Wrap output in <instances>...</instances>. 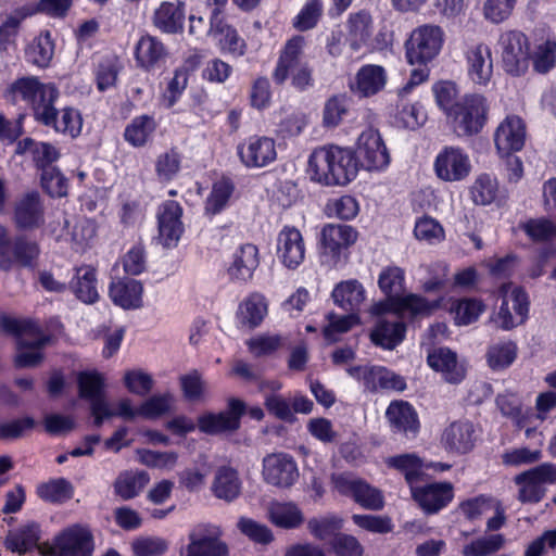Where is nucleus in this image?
<instances>
[{
	"label": "nucleus",
	"instance_id": "1",
	"mask_svg": "<svg viewBox=\"0 0 556 556\" xmlns=\"http://www.w3.org/2000/svg\"><path fill=\"white\" fill-rule=\"evenodd\" d=\"M311 179L324 186H345L357 174V163L349 149L337 146L313 151L308 160Z\"/></svg>",
	"mask_w": 556,
	"mask_h": 556
},
{
	"label": "nucleus",
	"instance_id": "2",
	"mask_svg": "<svg viewBox=\"0 0 556 556\" xmlns=\"http://www.w3.org/2000/svg\"><path fill=\"white\" fill-rule=\"evenodd\" d=\"M490 104L481 93L465 94L450 112L447 121L458 137L479 134L488 121Z\"/></svg>",
	"mask_w": 556,
	"mask_h": 556
},
{
	"label": "nucleus",
	"instance_id": "3",
	"mask_svg": "<svg viewBox=\"0 0 556 556\" xmlns=\"http://www.w3.org/2000/svg\"><path fill=\"white\" fill-rule=\"evenodd\" d=\"M497 298L501 304L490 317L496 328L508 331L526 323L530 302L522 288L511 282L502 283L497 289Z\"/></svg>",
	"mask_w": 556,
	"mask_h": 556
},
{
	"label": "nucleus",
	"instance_id": "4",
	"mask_svg": "<svg viewBox=\"0 0 556 556\" xmlns=\"http://www.w3.org/2000/svg\"><path fill=\"white\" fill-rule=\"evenodd\" d=\"M93 549L91 531L80 525L64 529L54 536L52 543L38 545L42 556H92Z\"/></svg>",
	"mask_w": 556,
	"mask_h": 556
},
{
	"label": "nucleus",
	"instance_id": "5",
	"mask_svg": "<svg viewBox=\"0 0 556 556\" xmlns=\"http://www.w3.org/2000/svg\"><path fill=\"white\" fill-rule=\"evenodd\" d=\"M503 70L511 76L523 75L530 65V42L519 30H506L498 38Z\"/></svg>",
	"mask_w": 556,
	"mask_h": 556
},
{
	"label": "nucleus",
	"instance_id": "6",
	"mask_svg": "<svg viewBox=\"0 0 556 556\" xmlns=\"http://www.w3.org/2000/svg\"><path fill=\"white\" fill-rule=\"evenodd\" d=\"M223 536L219 526L200 523L189 532L188 544L180 556H229L230 548Z\"/></svg>",
	"mask_w": 556,
	"mask_h": 556
},
{
	"label": "nucleus",
	"instance_id": "7",
	"mask_svg": "<svg viewBox=\"0 0 556 556\" xmlns=\"http://www.w3.org/2000/svg\"><path fill=\"white\" fill-rule=\"evenodd\" d=\"M443 36L438 25L425 24L415 28L405 43L408 63L424 65L433 60L442 48Z\"/></svg>",
	"mask_w": 556,
	"mask_h": 556
},
{
	"label": "nucleus",
	"instance_id": "8",
	"mask_svg": "<svg viewBox=\"0 0 556 556\" xmlns=\"http://www.w3.org/2000/svg\"><path fill=\"white\" fill-rule=\"evenodd\" d=\"M237 154L247 168H265L277 159L276 142L267 136H250L237 146Z\"/></svg>",
	"mask_w": 556,
	"mask_h": 556
},
{
	"label": "nucleus",
	"instance_id": "9",
	"mask_svg": "<svg viewBox=\"0 0 556 556\" xmlns=\"http://www.w3.org/2000/svg\"><path fill=\"white\" fill-rule=\"evenodd\" d=\"M41 248L38 241L27 235L15 236L5 256L0 260V269L10 271L14 267L34 269L38 266Z\"/></svg>",
	"mask_w": 556,
	"mask_h": 556
},
{
	"label": "nucleus",
	"instance_id": "10",
	"mask_svg": "<svg viewBox=\"0 0 556 556\" xmlns=\"http://www.w3.org/2000/svg\"><path fill=\"white\" fill-rule=\"evenodd\" d=\"M332 483L340 494L352 497L366 509L379 510L383 507L382 493L363 479L339 475L332 477Z\"/></svg>",
	"mask_w": 556,
	"mask_h": 556
},
{
	"label": "nucleus",
	"instance_id": "11",
	"mask_svg": "<svg viewBox=\"0 0 556 556\" xmlns=\"http://www.w3.org/2000/svg\"><path fill=\"white\" fill-rule=\"evenodd\" d=\"M514 482L518 486L517 500L520 503L536 504L541 502L546 494L545 484H552L547 464L543 463L516 475Z\"/></svg>",
	"mask_w": 556,
	"mask_h": 556
},
{
	"label": "nucleus",
	"instance_id": "12",
	"mask_svg": "<svg viewBox=\"0 0 556 556\" xmlns=\"http://www.w3.org/2000/svg\"><path fill=\"white\" fill-rule=\"evenodd\" d=\"M357 239V232L349 225L328 224L320 232V255L323 262L336 265L341 252L352 245Z\"/></svg>",
	"mask_w": 556,
	"mask_h": 556
},
{
	"label": "nucleus",
	"instance_id": "13",
	"mask_svg": "<svg viewBox=\"0 0 556 556\" xmlns=\"http://www.w3.org/2000/svg\"><path fill=\"white\" fill-rule=\"evenodd\" d=\"M434 172L443 181H460L471 172L469 155L459 147H444L435 157Z\"/></svg>",
	"mask_w": 556,
	"mask_h": 556
},
{
	"label": "nucleus",
	"instance_id": "14",
	"mask_svg": "<svg viewBox=\"0 0 556 556\" xmlns=\"http://www.w3.org/2000/svg\"><path fill=\"white\" fill-rule=\"evenodd\" d=\"M245 412L244 403L239 399H230L228 409L218 414L206 413L198 418L199 429L207 434L232 432L239 429L240 418Z\"/></svg>",
	"mask_w": 556,
	"mask_h": 556
},
{
	"label": "nucleus",
	"instance_id": "15",
	"mask_svg": "<svg viewBox=\"0 0 556 556\" xmlns=\"http://www.w3.org/2000/svg\"><path fill=\"white\" fill-rule=\"evenodd\" d=\"M437 307V302H429L421 295L410 293L407 295L396 296L391 301L376 303L371 306L370 313L372 315H381L392 312L397 317H403L405 315L415 317L429 315Z\"/></svg>",
	"mask_w": 556,
	"mask_h": 556
},
{
	"label": "nucleus",
	"instance_id": "16",
	"mask_svg": "<svg viewBox=\"0 0 556 556\" xmlns=\"http://www.w3.org/2000/svg\"><path fill=\"white\" fill-rule=\"evenodd\" d=\"M262 473L268 484L278 488H290L299 478L294 459L285 453H274L264 457Z\"/></svg>",
	"mask_w": 556,
	"mask_h": 556
},
{
	"label": "nucleus",
	"instance_id": "17",
	"mask_svg": "<svg viewBox=\"0 0 556 556\" xmlns=\"http://www.w3.org/2000/svg\"><path fill=\"white\" fill-rule=\"evenodd\" d=\"M356 152L362 165L368 170L382 169L390 162L389 152L380 134L371 128L359 135Z\"/></svg>",
	"mask_w": 556,
	"mask_h": 556
},
{
	"label": "nucleus",
	"instance_id": "18",
	"mask_svg": "<svg viewBox=\"0 0 556 556\" xmlns=\"http://www.w3.org/2000/svg\"><path fill=\"white\" fill-rule=\"evenodd\" d=\"M13 223L17 229L35 230L45 224V206L37 191L27 192L16 199Z\"/></svg>",
	"mask_w": 556,
	"mask_h": 556
},
{
	"label": "nucleus",
	"instance_id": "19",
	"mask_svg": "<svg viewBox=\"0 0 556 556\" xmlns=\"http://www.w3.org/2000/svg\"><path fill=\"white\" fill-rule=\"evenodd\" d=\"M276 255L281 264L289 268H298L305 258V242L301 231L293 226H285L276 240Z\"/></svg>",
	"mask_w": 556,
	"mask_h": 556
},
{
	"label": "nucleus",
	"instance_id": "20",
	"mask_svg": "<svg viewBox=\"0 0 556 556\" xmlns=\"http://www.w3.org/2000/svg\"><path fill=\"white\" fill-rule=\"evenodd\" d=\"M182 208L176 201H166L159 212V240L165 248L178 244L184 233Z\"/></svg>",
	"mask_w": 556,
	"mask_h": 556
},
{
	"label": "nucleus",
	"instance_id": "21",
	"mask_svg": "<svg viewBox=\"0 0 556 556\" xmlns=\"http://www.w3.org/2000/svg\"><path fill=\"white\" fill-rule=\"evenodd\" d=\"M526 140V126L517 115H509L500 123L494 132L495 147L502 155L522 149Z\"/></svg>",
	"mask_w": 556,
	"mask_h": 556
},
{
	"label": "nucleus",
	"instance_id": "22",
	"mask_svg": "<svg viewBox=\"0 0 556 556\" xmlns=\"http://www.w3.org/2000/svg\"><path fill=\"white\" fill-rule=\"evenodd\" d=\"M388 81L387 71L377 64H366L358 68L350 81V90L359 98L374 97L381 92Z\"/></svg>",
	"mask_w": 556,
	"mask_h": 556
},
{
	"label": "nucleus",
	"instance_id": "23",
	"mask_svg": "<svg viewBox=\"0 0 556 556\" xmlns=\"http://www.w3.org/2000/svg\"><path fill=\"white\" fill-rule=\"evenodd\" d=\"M477 441V430L469 420L451 422L442 432L441 442L452 453L464 454L472 450Z\"/></svg>",
	"mask_w": 556,
	"mask_h": 556
},
{
	"label": "nucleus",
	"instance_id": "24",
	"mask_svg": "<svg viewBox=\"0 0 556 556\" xmlns=\"http://www.w3.org/2000/svg\"><path fill=\"white\" fill-rule=\"evenodd\" d=\"M467 74L475 85L486 86L493 76V60L484 43L470 47L466 52Z\"/></svg>",
	"mask_w": 556,
	"mask_h": 556
},
{
	"label": "nucleus",
	"instance_id": "25",
	"mask_svg": "<svg viewBox=\"0 0 556 556\" xmlns=\"http://www.w3.org/2000/svg\"><path fill=\"white\" fill-rule=\"evenodd\" d=\"M414 500L427 513H437L453 498V485L448 482L431 483L422 488L412 486Z\"/></svg>",
	"mask_w": 556,
	"mask_h": 556
},
{
	"label": "nucleus",
	"instance_id": "26",
	"mask_svg": "<svg viewBox=\"0 0 556 556\" xmlns=\"http://www.w3.org/2000/svg\"><path fill=\"white\" fill-rule=\"evenodd\" d=\"M0 328L2 331L15 336L21 348L39 346L48 342V338L39 332L37 326L27 320L1 315Z\"/></svg>",
	"mask_w": 556,
	"mask_h": 556
},
{
	"label": "nucleus",
	"instance_id": "27",
	"mask_svg": "<svg viewBox=\"0 0 556 556\" xmlns=\"http://www.w3.org/2000/svg\"><path fill=\"white\" fill-rule=\"evenodd\" d=\"M386 417L392 429L407 437H415L419 430V420L414 407L404 401H393L387 408Z\"/></svg>",
	"mask_w": 556,
	"mask_h": 556
},
{
	"label": "nucleus",
	"instance_id": "28",
	"mask_svg": "<svg viewBox=\"0 0 556 556\" xmlns=\"http://www.w3.org/2000/svg\"><path fill=\"white\" fill-rule=\"evenodd\" d=\"M267 518L274 526L283 530L299 529L305 522L303 510L292 501L269 503Z\"/></svg>",
	"mask_w": 556,
	"mask_h": 556
},
{
	"label": "nucleus",
	"instance_id": "29",
	"mask_svg": "<svg viewBox=\"0 0 556 556\" xmlns=\"http://www.w3.org/2000/svg\"><path fill=\"white\" fill-rule=\"evenodd\" d=\"M142 285L135 279H118L110 286L109 294L113 303L124 309H135L142 305Z\"/></svg>",
	"mask_w": 556,
	"mask_h": 556
},
{
	"label": "nucleus",
	"instance_id": "30",
	"mask_svg": "<svg viewBox=\"0 0 556 556\" xmlns=\"http://www.w3.org/2000/svg\"><path fill=\"white\" fill-rule=\"evenodd\" d=\"M16 152L30 153L36 167L41 169V172L48 168H56L55 166H52V164L61 156V153L55 146L49 142L36 141L31 138L21 140L17 143Z\"/></svg>",
	"mask_w": 556,
	"mask_h": 556
},
{
	"label": "nucleus",
	"instance_id": "31",
	"mask_svg": "<svg viewBox=\"0 0 556 556\" xmlns=\"http://www.w3.org/2000/svg\"><path fill=\"white\" fill-rule=\"evenodd\" d=\"M305 39L302 36H294L289 39L279 58L278 65L274 72V79L277 84H282L289 76L290 68L304 64L303 49Z\"/></svg>",
	"mask_w": 556,
	"mask_h": 556
},
{
	"label": "nucleus",
	"instance_id": "32",
	"mask_svg": "<svg viewBox=\"0 0 556 556\" xmlns=\"http://www.w3.org/2000/svg\"><path fill=\"white\" fill-rule=\"evenodd\" d=\"M211 490L219 500L235 501L241 493V480L237 470L229 466L218 467Z\"/></svg>",
	"mask_w": 556,
	"mask_h": 556
},
{
	"label": "nucleus",
	"instance_id": "33",
	"mask_svg": "<svg viewBox=\"0 0 556 556\" xmlns=\"http://www.w3.org/2000/svg\"><path fill=\"white\" fill-rule=\"evenodd\" d=\"M260 264L258 249L254 244H243L233 255V262L228 269L231 279L248 281Z\"/></svg>",
	"mask_w": 556,
	"mask_h": 556
},
{
	"label": "nucleus",
	"instance_id": "34",
	"mask_svg": "<svg viewBox=\"0 0 556 556\" xmlns=\"http://www.w3.org/2000/svg\"><path fill=\"white\" fill-rule=\"evenodd\" d=\"M396 316L395 319H379L370 333L372 343L383 349L392 350L399 345L405 337L406 326Z\"/></svg>",
	"mask_w": 556,
	"mask_h": 556
},
{
	"label": "nucleus",
	"instance_id": "35",
	"mask_svg": "<svg viewBox=\"0 0 556 556\" xmlns=\"http://www.w3.org/2000/svg\"><path fill=\"white\" fill-rule=\"evenodd\" d=\"M70 287L83 303L93 304L99 299L96 269L91 266L77 267Z\"/></svg>",
	"mask_w": 556,
	"mask_h": 556
},
{
	"label": "nucleus",
	"instance_id": "36",
	"mask_svg": "<svg viewBox=\"0 0 556 556\" xmlns=\"http://www.w3.org/2000/svg\"><path fill=\"white\" fill-rule=\"evenodd\" d=\"M428 364L434 370L442 372L447 382L457 383L465 377V370L457 363L456 354L448 349L434 350L428 355Z\"/></svg>",
	"mask_w": 556,
	"mask_h": 556
},
{
	"label": "nucleus",
	"instance_id": "37",
	"mask_svg": "<svg viewBox=\"0 0 556 556\" xmlns=\"http://www.w3.org/2000/svg\"><path fill=\"white\" fill-rule=\"evenodd\" d=\"M346 38L350 42V49L356 51L359 55L372 34V18L368 12L361 11L350 16L348 22Z\"/></svg>",
	"mask_w": 556,
	"mask_h": 556
},
{
	"label": "nucleus",
	"instance_id": "38",
	"mask_svg": "<svg viewBox=\"0 0 556 556\" xmlns=\"http://www.w3.org/2000/svg\"><path fill=\"white\" fill-rule=\"evenodd\" d=\"M211 33L216 38L223 53L230 54L233 58L242 56L245 53V40L232 26L223 21L213 22L211 24Z\"/></svg>",
	"mask_w": 556,
	"mask_h": 556
},
{
	"label": "nucleus",
	"instance_id": "39",
	"mask_svg": "<svg viewBox=\"0 0 556 556\" xmlns=\"http://www.w3.org/2000/svg\"><path fill=\"white\" fill-rule=\"evenodd\" d=\"M39 90L29 106L36 121L43 125H49L53 122L54 103L60 92L52 83H42Z\"/></svg>",
	"mask_w": 556,
	"mask_h": 556
},
{
	"label": "nucleus",
	"instance_id": "40",
	"mask_svg": "<svg viewBox=\"0 0 556 556\" xmlns=\"http://www.w3.org/2000/svg\"><path fill=\"white\" fill-rule=\"evenodd\" d=\"M185 12L180 3L162 2L153 15V24L156 28L167 34H176L182 30Z\"/></svg>",
	"mask_w": 556,
	"mask_h": 556
},
{
	"label": "nucleus",
	"instance_id": "41",
	"mask_svg": "<svg viewBox=\"0 0 556 556\" xmlns=\"http://www.w3.org/2000/svg\"><path fill=\"white\" fill-rule=\"evenodd\" d=\"M165 54L166 50L162 41L150 35L142 36L135 48L136 61L146 71L153 70Z\"/></svg>",
	"mask_w": 556,
	"mask_h": 556
},
{
	"label": "nucleus",
	"instance_id": "42",
	"mask_svg": "<svg viewBox=\"0 0 556 556\" xmlns=\"http://www.w3.org/2000/svg\"><path fill=\"white\" fill-rule=\"evenodd\" d=\"M149 481L150 478L146 471L126 470L117 476L113 483V488L116 495L124 501H128L138 496Z\"/></svg>",
	"mask_w": 556,
	"mask_h": 556
},
{
	"label": "nucleus",
	"instance_id": "43",
	"mask_svg": "<svg viewBox=\"0 0 556 556\" xmlns=\"http://www.w3.org/2000/svg\"><path fill=\"white\" fill-rule=\"evenodd\" d=\"M364 384L370 391L378 389L403 391L406 382L400 375L384 368L372 366L364 371Z\"/></svg>",
	"mask_w": 556,
	"mask_h": 556
},
{
	"label": "nucleus",
	"instance_id": "44",
	"mask_svg": "<svg viewBox=\"0 0 556 556\" xmlns=\"http://www.w3.org/2000/svg\"><path fill=\"white\" fill-rule=\"evenodd\" d=\"M332 298L341 308L355 313L365 301V290L357 280H346L336 286Z\"/></svg>",
	"mask_w": 556,
	"mask_h": 556
},
{
	"label": "nucleus",
	"instance_id": "45",
	"mask_svg": "<svg viewBox=\"0 0 556 556\" xmlns=\"http://www.w3.org/2000/svg\"><path fill=\"white\" fill-rule=\"evenodd\" d=\"M40 540V529L35 522L28 523L17 531L10 532L4 541L8 549L25 554L33 547L37 546Z\"/></svg>",
	"mask_w": 556,
	"mask_h": 556
},
{
	"label": "nucleus",
	"instance_id": "46",
	"mask_svg": "<svg viewBox=\"0 0 556 556\" xmlns=\"http://www.w3.org/2000/svg\"><path fill=\"white\" fill-rule=\"evenodd\" d=\"M268 303L261 293L250 294L239 306V318L243 325L254 328L267 315Z\"/></svg>",
	"mask_w": 556,
	"mask_h": 556
},
{
	"label": "nucleus",
	"instance_id": "47",
	"mask_svg": "<svg viewBox=\"0 0 556 556\" xmlns=\"http://www.w3.org/2000/svg\"><path fill=\"white\" fill-rule=\"evenodd\" d=\"M42 81L36 76H23L15 79L5 90L4 97L12 103L23 101L30 105Z\"/></svg>",
	"mask_w": 556,
	"mask_h": 556
},
{
	"label": "nucleus",
	"instance_id": "48",
	"mask_svg": "<svg viewBox=\"0 0 556 556\" xmlns=\"http://www.w3.org/2000/svg\"><path fill=\"white\" fill-rule=\"evenodd\" d=\"M518 348L515 342L506 341L491 345L486 352V362L493 370H504L517 358Z\"/></svg>",
	"mask_w": 556,
	"mask_h": 556
},
{
	"label": "nucleus",
	"instance_id": "49",
	"mask_svg": "<svg viewBox=\"0 0 556 556\" xmlns=\"http://www.w3.org/2000/svg\"><path fill=\"white\" fill-rule=\"evenodd\" d=\"M343 526V519L336 514H326L309 518L308 532L317 540L325 541L336 536Z\"/></svg>",
	"mask_w": 556,
	"mask_h": 556
},
{
	"label": "nucleus",
	"instance_id": "50",
	"mask_svg": "<svg viewBox=\"0 0 556 556\" xmlns=\"http://www.w3.org/2000/svg\"><path fill=\"white\" fill-rule=\"evenodd\" d=\"M156 124L153 117L141 115L134 118L126 127L124 137L132 147H143L154 132Z\"/></svg>",
	"mask_w": 556,
	"mask_h": 556
},
{
	"label": "nucleus",
	"instance_id": "51",
	"mask_svg": "<svg viewBox=\"0 0 556 556\" xmlns=\"http://www.w3.org/2000/svg\"><path fill=\"white\" fill-rule=\"evenodd\" d=\"M26 53L33 64L40 67L48 66L54 53V45L50 33L45 31L36 37Z\"/></svg>",
	"mask_w": 556,
	"mask_h": 556
},
{
	"label": "nucleus",
	"instance_id": "52",
	"mask_svg": "<svg viewBox=\"0 0 556 556\" xmlns=\"http://www.w3.org/2000/svg\"><path fill=\"white\" fill-rule=\"evenodd\" d=\"M387 464L402 471L410 488L422 475V462L416 454L392 456L387 459Z\"/></svg>",
	"mask_w": 556,
	"mask_h": 556
},
{
	"label": "nucleus",
	"instance_id": "53",
	"mask_svg": "<svg viewBox=\"0 0 556 556\" xmlns=\"http://www.w3.org/2000/svg\"><path fill=\"white\" fill-rule=\"evenodd\" d=\"M71 243L75 251H85L97 236V224L90 218H79L71 228Z\"/></svg>",
	"mask_w": 556,
	"mask_h": 556
},
{
	"label": "nucleus",
	"instance_id": "54",
	"mask_svg": "<svg viewBox=\"0 0 556 556\" xmlns=\"http://www.w3.org/2000/svg\"><path fill=\"white\" fill-rule=\"evenodd\" d=\"M37 492L45 501L63 503L72 498L74 488L68 480L64 478H56L39 485Z\"/></svg>",
	"mask_w": 556,
	"mask_h": 556
},
{
	"label": "nucleus",
	"instance_id": "55",
	"mask_svg": "<svg viewBox=\"0 0 556 556\" xmlns=\"http://www.w3.org/2000/svg\"><path fill=\"white\" fill-rule=\"evenodd\" d=\"M61 116L58 118L56 109L53 111V122L48 126L54 128L55 131L77 137L80 134L83 126V118L80 113L73 108H65L60 112Z\"/></svg>",
	"mask_w": 556,
	"mask_h": 556
},
{
	"label": "nucleus",
	"instance_id": "56",
	"mask_svg": "<svg viewBox=\"0 0 556 556\" xmlns=\"http://www.w3.org/2000/svg\"><path fill=\"white\" fill-rule=\"evenodd\" d=\"M505 543L502 534H489L480 536L464 545L463 556H489L500 551Z\"/></svg>",
	"mask_w": 556,
	"mask_h": 556
},
{
	"label": "nucleus",
	"instance_id": "57",
	"mask_svg": "<svg viewBox=\"0 0 556 556\" xmlns=\"http://www.w3.org/2000/svg\"><path fill=\"white\" fill-rule=\"evenodd\" d=\"M380 290L388 296L386 301H391L396 296H401L404 290V270L397 266H389L384 268L378 278Z\"/></svg>",
	"mask_w": 556,
	"mask_h": 556
},
{
	"label": "nucleus",
	"instance_id": "58",
	"mask_svg": "<svg viewBox=\"0 0 556 556\" xmlns=\"http://www.w3.org/2000/svg\"><path fill=\"white\" fill-rule=\"evenodd\" d=\"M485 305L477 299H463L455 301L451 312L455 315L457 325H469L476 321L484 312Z\"/></svg>",
	"mask_w": 556,
	"mask_h": 556
},
{
	"label": "nucleus",
	"instance_id": "59",
	"mask_svg": "<svg viewBox=\"0 0 556 556\" xmlns=\"http://www.w3.org/2000/svg\"><path fill=\"white\" fill-rule=\"evenodd\" d=\"M495 402L503 416L510 418L519 428L525 426L522 404L517 393L506 390L497 394Z\"/></svg>",
	"mask_w": 556,
	"mask_h": 556
},
{
	"label": "nucleus",
	"instance_id": "60",
	"mask_svg": "<svg viewBox=\"0 0 556 556\" xmlns=\"http://www.w3.org/2000/svg\"><path fill=\"white\" fill-rule=\"evenodd\" d=\"M181 155L176 149L161 153L155 161V173L161 181L172 180L180 170Z\"/></svg>",
	"mask_w": 556,
	"mask_h": 556
},
{
	"label": "nucleus",
	"instance_id": "61",
	"mask_svg": "<svg viewBox=\"0 0 556 556\" xmlns=\"http://www.w3.org/2000/svg\"><path fill=\"white\" fill-rule=\"evenodd\" d=\"M328 325L324 328L323 333L327 341H337L338 334L349 331L353 326L359 323V317L356 313H350L348 315H337L329 313L327 315Z\"/></svg>",
	"mask_w": 556,
	"mask_h": 556
},
{
	"label": "nucleus",
	"instance_id": "62",
	"mask_svg": "<svg viewBox=\"0 0 556 556\" xmlns=\"http://www.w3.org/2000/svg\"><path fill=\"white\" fill-rule=\"evenodd\" d=\"M498 186L495 178L490 175H480L472 188L471 197L476 204L488 205L491 204L497 197Z\"/></svg>",
	"mask_w": 556,
	"mask_h": 556
},
{
	"label": "nucleus",
	"instance_id": "63",
	"mask_svg": "<svg viewBox=\"0 0 556 556\" xmlns=\"http://www.w3.org/2000/svg\"><path fill=\"white\" fill-rule=\"evenodd\" d=\"M532 63L535 72L541 74L549 72L556 63V41L546 39L539 43L533 53Z\"/></svg>",
	"mask_w": 556,
	"mask_h": 556
},
{
	"label": "nucleus",
	"instance_id": "64",
	"mask_svg": "<svg viewBox=\"0 0 556 556\" xmlns=\"http://www.w3.org/2000/svg\"><path fill=\"white\" fill-rule=\"evenodd\" d=\"M80 396L90 401L105 400L103 394L104 380L98 372H81L78 376Z\"/></svg>",
	"mask_w": 556,
	"mask_h": 556
}]
</instances>
